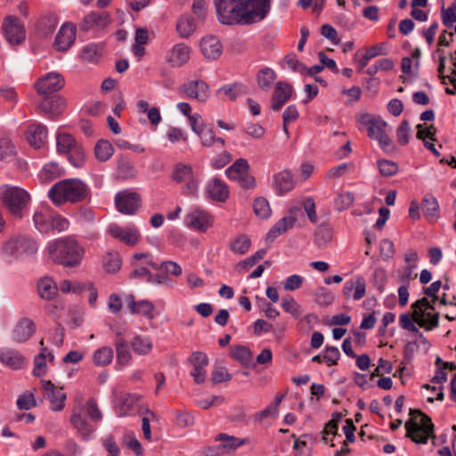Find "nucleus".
Returning a JSON list of instances; mask_svg holds the SVG:
<instances>
[{
    "instance_id": "obj_39",
    "label": "nucleus",
    "mask_w": 456,
    "mask_h": 456,
    "mask_svg": "<svg viewBox=\"0 0 456 456\" xmlns=\"http://www.w3.org/2000/svg\"><path fill=\"white\" fill-rule=\"evenodd\" d=\"M113 354L114 352L110 346H102L94 352L92 356L93 362L99 367L108 366L113 360Z\"/></svg>"
},
{
    "instance_id": "obj_54",
    "label": "nucleus",
    "mask_w": 456,
    "mask_h": 456,
    "mask_svg": "<svg viewBox=\"0 0 456 456\" xmlns=\"http://www.w3.org/2000/svg\"><path fill=\"white\" fill-rule=\"evenodd\" d=\"M255 214L263 219L268 218L271 215V208L266 199L259 197L256 198L253 205Z\"/></svg>"
},
{
    "instance_id": "obj_24",
    "label": "nucleus",
    "mask_w": 456,
    "mask_h": 456,
    "mask_svg": "<svg viewBox=\"0 0 456 456\" xmlns=\"http://www.w3.org/2000/svg\"><path fill=\"white\" fill-rule=\"evenodd\" d=\"M206 194L213 200L224 202L229 197V190L220 178L214 177L206 187Z\"/></svg>"
},
{
    "instance_id": "obj_4",
    "label": "nucleus",
    "mask_w": 456,
    "mask_h": 456,
    "mask_svg": "<svg viewBox=\"0 0 456 456\" xmlns=\"http://www.w3.org/2000/svg\"><path fill=\"white\" fill-rule=\"evenodd\" d=\"M411 418L405 422L406 437L416 444H427L435 437L431 418L419 409H411Z\"/></svg>"
},
{
    "instance_id": "obj_19",
    "label": "nucleus",
    "mask_w": 456,
    "mask_h": 456,
    "mask_svg": "<svg viewBox=\"0 0 456 456\" xmlns=\"http://www.w3.org/2000/svg\"><path fill=\"white\" fill-rule=\"evenodd\" d=\"M190 362L193 365L191 375L197 384H201L206 379V368L208 365V358L202 352H195L190 357Z\"/></svg>"
},
{
    "instance_id": "obj_32",
    "label": "nucleus",
    "mask_w": 456,
    "mask_h": 456,
    "mask_svg": "<svg viewBox=\"0 0 456 456\" xmlns=\"http://www.w3.org/2000/svg\"><path fill=\"white\" fill-rule=\"evenodd\" d=\"M128 307L132 314H142L149 319H153L151 312L154 309V305L148 300L134 301V296L129 297Z\"/></svg>"
},
{
    "instance_id": "obj_3",
    "label": "nucleus",
    "mask_w": 456,
    "mask_h": 456,
    "mask_svg": "<svg viewBox=\"0 0 456 456\" xmlns=\"http://www.w3.org/2000/svg\"><path fill=\"white\" fill-rule=\"evenodd\" d=\"M47 254L53 263L72 268L81 264L85 249L76 240L64 237L50 242Z\"/></svg>"
},
{
    "instance_id": "obj_62",
    "label": "nucleus",
    "mask_w": 456,
    "mask_h": 456,
    "mask_svg": "<svg viewBox=\"0 0 456 456\" xmlns=\"http://www.w3.org/2000/svg\"><path fill=\"white\" fill-rule=\"evenodd\" d=\"M314 299L320 305H329L333 302L334 297L328 289L320 287L314 293Z\"/></svg>"
},
{
    "instance_id": "obj_47",
    "label": "nucleus",
    "mask_w": 456,
    "mask_h": 456,
    "mask_svg": "<svg viewBox=\"0 0 456 456\" xmlns=\"http://www.w3.org/2000/svg\"><path fill=\"white\" fill-rule=\"evenodd\" d=\"M199 137L200 139L201 144L204 147H213L216 143L220 145V148H224L225 145V141L221 138L216 136L213 129L209 128L208 130H203Z\"/></svg>"
},
{
    "instance_id": "obj_55",
    "label": "nucleus",
    "mask_w": 456,
    "mask_h": 456,
    "mask_svg": "<svg viewBox=\"0 0 456 456\" xmlns=\"http://www.w3.org/2000/svg\"><path fill=\"white\" fill-rule=\"evenodd\" d=\"M354 200V195L353 192L346 191L339 193L335 199L334 205L338 211H343L350 208Z\"/></svg>"
},
{
    "instance_id": "obj_31",
    "label": "nucleus",
    "mask_w": 456,
    "mask_h": 456,
    "mask_svg": "<svg viewBox=\"0 0 456 456\" xmlns=\"http://www.w3.org/2000/svg\"><path fill=\"white\" fill-rule=\"evenodd\" d=\"M273 187L280 194L291 191L294 188V181L290 172L284 170L274 175Z\"/></svg>"
},
{
    "instance_id": "obj_56",
    "label": "nucleus",
    "mask_w": 456,
    "mask_h": 456,
    "mask_svg": "<svg viewBox=\"0 0 456 456\" xmlns=\"http://www.w3.org/2000/svg\"><path fill=\"white\" fill-rule=\"evenodd\" d=\"M57 26V19L54 16L49 15L43 17L38 24V28L44 37L52 34Z\"/></svg>"
},
{
    "instance_id": "obj_49",
    "label": "nucleus",
    "mask_w": 456,
    "mask_h": 456,
    "mask_svg": "<svg viewBox=\"0 0 456 456\" xmlns=\"http://www.w3.org/2000/svg\"><path fill=\"white\" fill-rule=\"evenodd\" d=\"M102 265L106 272L116 273L121 267V259L117 252L107 253L102 259Z\"/></svg>"
},
{
    "instance_id": "obj_40",
    "label": "nucleus",
    "mask_w": 456,
    "mask_h": 456,
    "mask_svg": "<svg viewBox=\"0 0 456 456\" xmlns=\"http://www.w3.org/2000/svg\"><path fill=\"white\" fill-rule=\"evenodd\" d=\"M332 228L327 224H322L314 232V242L319 248H325L332 239Z\"/></svg>"
},
{
    "instance_id": "obj_6",
    "label": "nucleus",
    "mask_w": 456,
    "mask_h": 456,
    "mask_svg": "<svg viewBox=\"0 0 456 456\" xmlns=\"http://www.w3.org/2000/svg\"><path fill=\"white\" fill-rule=\"evenodd\" d=\"M37 248V243L32 237L12 235L2 243L0 254L3 257L19 259L35 254Z\"/></svg>"
},
{
    "instance_id": "obj_52",
    "label": "nucleus",
    "mask_w": 456,
    "mask_h": 456,
    "mask_svg": "<svg viewBox=\"0 0 456 456\" xmlns=\"http://www.w3.org/2000/svg\"><path fill=\"white\" fill-rule=\"evenodd\" d=\"M250 245V239L248 236L241 234L231 242L230 248L236 254L244 255L248 251Z\"/></svg>"
},
{
    "instance_id": "obj_58",
    "label": "nucleus",
    "mask_w": 456,
    "mask_h": 456,
    "mask_svg": "<svg viewBox=\"0 0 456 456\" xmlns=\"http://www.w3.org/2000/svg\"><path fill=\"white\" fill-rule=\"evenodd\" d=\"M281 306L285 312L290 314L296 319L299 318L302 314L301 306L292 297L283 298Z\"/></svg>"
},
{
    "instance_id": "obj_59",
    "label": "nucleus",
    "mask_w": 456,
    "mask_h": 456,
    "mask_svg": "<svg viewBox=\"0 0 456 456\" xmlns=\"http://www.w3.org/2000/svg\"><path fill=\"white\" fill-rule=\"evenodd\" d=\"M218 441L223 442V446L229 449H236L246 443V439H240L238 437L229 436L224 433L219 434L216 438Z\"/></svg>"
},
{
    "instance_id": "obj_13",
    "label": "nucleus",
    "mask_w": 456,
    "mask_h": 456,
    "mask_svg": "<svg viewBox=\"0 0 456 456\" xmlns=\"http://www.w3.org/2000/svg\"><path fill=\"white\" fill-rule=\"evenodd\" d=\"M6 40L11 45H20L25 40V28L16 16H7L3 22Z\"/></svg>"
},
{
    "instance_id": "obj_61",
    "label": "nucleus",
    "mask_w": 456,
    "mask_h": 456,
    "mask_svg": "<svg viewBox=\"0 0 456 456\" xmlns=\"http://www.w3.org/2000/svg\"><path fill=\"white\" fill-rule=\"evenodd\" d=\"M69 227V221L66 217L59 214L52 215L50 232H61L67 231Z\"/></svg>"
},
{
    "instance_id": "obj_60",
    "label": "nucleus",
    "mask_w": 456,
    "mask_h": 456,
    "mask_svg": "<svg viewBox=\"0 0 456 456\" xmlns=\"http://www.w3.org/2000/svg\"><path fill=\"white\" fill-rule=\"evenodd\" d=\"M15 155L14 146L8 137L0 138V160H7Z\"/></svg>"
},
{
    "instance_id": "obj_41",
    "label": "nucleus",
    "mask_w": 456,
    "mask_h": 456,
    "mask_svg": "<svg viewBox=\"0 0 456 456\" xmlns=\"http://www.w3.org/2000/svg\"><path fill=\"white\" fill-rule=\"evenodd\" d=\"M248 161L244 159H239L226 169L225 174L230 179L238 180L248 173Z\"/></svg>"
},
{
    "instance_id": "obj_8",
    "label": "nucleus",
    "mask_w": 456,
    "mask_h": 456,
    "mask_svg": "<svg viewBox=\"0 0 456 456\" xmlns=\"http://www.w3.org/2000/svg\"><path fill=\"white\" fill-rule=\"evenodd\" d=\"M108 232L116 240L124 244L133 247L139 243L142 235L134 225L121 226L117 224H110Z\"/></svg>"
},
{
    "instance_id": "obj_46",
    "label": "nucleus",
    "mask_w": 456,
    "mask_h": 456,
    "mask_svg": "<svg viewBox=\"0 0 456 456\" xmlns=\"http://www.w3.org/2000/svg\"><path fill=\"white\" fill-rule=\"evenodd\" d=\"M131 346L135 354L144 355L151 351L152 343L149 338L136 336L132 340Z\"/></svg>"
},
{
    "instance_id": "obj_45",
    "label": "nucleus",
    "mask_w": 456,
    "mask_h": 456,
    "mask_svg": "<svg viewBox=\"0 0 456 456\" xmlns=\"http://www.w3.org/2000/svg\"><path fill=\"white\" fill-rule=\"evenodd\" d=\"M266 254L265 249H259L257 250L253 256L239 262L235 265V269L239 273H243L248 271L250 267L254 266L258 261L263 259Z\"/></svg>"
},
{
    "instance_id": "obj_64",
    "label": "nucleus",
    "mask_w": 456,
    "mask_h": 456,
    "mask_svg": "<svg viewBox=\"0 0 456 456\" xmlns=\"http://www.w3.org/2000/svg\"><path fill=\"white\" fill-rule=\"evenodd\" d=\"M441 16L443 24L446 27H451L456 22V3H453L447 9L443 7Z\"/></svg>"
},
{
    "instance_id": "obj_30",
    "label": "nucleus",
    "mask_w": 456,
    "mask_h": 456,
    "mask_svg": "<svg viewBox=\"0 0 456 456\" xmlns=\"http://www.w3.org/2000/svg\"><path fill=\"white\" fill-rule=\"evenodd\" d=\"M37 291L41 298L52 300L57 295L58 287L52 278L44 277L37 282Z\"/></svg>"
},
{
    "instance_id": "obj_28",
    "label": "nucleus",
    "mask_w": 456,
    "mask_h": 456,
    "mask_svg": "<svg viewBox=\"0 0 456 456\" xmlns=\"http://www.w3.org/2000/svg\"><path fill=\"white\" fill-rule=\"evenodd\" d=\"M70 423L84 437L87 438L94 431V428L82 417V407H74L70 417Z\"/></svg>"
},
{
    "instance_id": "obj_1",
    "label": "nucleus",
    "mask_w": 456,
    "mask_h": 456,
    "mask_svg": "<svg viewBox=\"0 0 456 456\" xmlns=\"http://www.w3.org/2000/svg\"><path fill=\"white\" fill-rule=\"evenodd\" d=\"M219 21L225 25H249L264 20L271 0H214Z\"/></svg>"
},
{
    "instance_id": "obj_33",
    "label": "nucleus",
    "mask_w": 456,
    "mask_h": 456,
    "mask_svg": "<svg viewBox=\"0 0 456 456\" xmlns=\"http://www.w3.org/2000/svg\"><path fill=\"white\" fill-rule=\"evenodd\" d=\"M248 92V87L240 83H233L231 85H226L216 91V95L220 97L224 94L226 99L230 101L236 100L239 96H241Z\"/></svg>"
},
{
    "instance_id": "obj_34",
    "label": "nucleus",
    "mask_w": 456,
    "mask_h": 456,
    "mask_svg": "<svg viewBox=\"0 0 456 456\" xmlns=\"http://www.w3.org/2000/svg\"><path fill=\"white\" fill-rule=\"evenodd\" d=\"M421 208L422 212L428 220L434 221L438 219L439 204L434 196L430 194L424 196Z\"/></svg>"
},
{
    "instance_id": "obj_44",
    "label": "nucleus",
    "mask_w": 456,
    "mask_h": 456,
    "mask_svg": "<svg viewBox=\"0 0 456 456\" xmlns=\"http://www.w3.org/2000/svg\"><path fill=\"white\" fill-rule=\"evenodd\" d=\"M102 46L96 44H88L81 51L82 60L89 62H95L102 56Z\"/></svg>"
},
{
    "instance_id": "obj_11",
    "label": "nucleus",
    "mask_w": 456,
    "mask_h": 456,
    "mask_svg": "<svg viewBox=\"0 0 456 456\" xmlns=\"http://www.w3.org/2000/svg\"><path fill=\"white\" fill-rule=\"evenodd\" d=\"M387 127V123L380 118H377V119L372 121V124H370L368 129V136L370 139L378 141L383 151L391 152L394 151L395 146L386 132Z\"/></svg>"
},
{
    "instance_id": "obj_63",
    "label": "nucleus",
    "mask_w": 456,
    "mask_h": 456,
    "mask_svg": "<svg viewBox=\"0 0 456 456\" xmlns=\"http://www.w3.org/2000/svg\"><path fill=\"white\" fill-rule=\"evenodd\" d=\"M410 124L409 121L403 119L396 129L397 141L401 145L408 144L410 141Z\"/></svg>"
},
{
    "instance_id": "obj_29",
    "label": "nucleus",
    "mask_w": 456,
    "mask_h": 456,
    "mask_svg": "<svg viewBox=\"0 0 456 456\" xmlns=\"http://www.w3.org/2000/svg\"><path fill=\"white\" fill-rule=\"evenodd\" d=\"M295 224V218L292 216H284L279 220L267 232L266 241L273 242L277 237L291 229Z\"/></svg>"
},
{
    "instance_id": "obj_18",
    "label": "nucleus",
    "mask_w": 456,
    "mask_h": 456,
    "mask_svg": "<svg viewBox=\"0 0 456 456\" xmlns=\"http://www.w3.org/2000/svg\"><path fill=\"white\" fill-rule=\"evenodd\" d=\"M292 92L293 88L289 83L278 82L272 95L271 109L273 111H279L290 99Z\"/></svg>"
},
{
    "instance_id": "obj_16",
    "label": "nucleus",
    "mask_w": 456,
    "mask_h": 456,
    "mask_svg": "<svg viewBox=\"0 0 456 456\" xmlns=\"http://www.w3.org/2000/svg\"><path fill=\"white\" fill-rule=\"evenodd\" d=\"M77 27L70 22L63 24L54 39V47L57 51L65 52L70 48L76 40Z\"/></svg>"
},
{
    "instance_id": "obj_15",
    "label": "nucleus",
    "mask_w": 456,
    "mask_h": 456,
    "mask_svg": "<svg viewBox=\"0 0 456 456\" xmlns=\"http://www.w3.org/2000/svg\"><path fill=\"white\" fill-rule=\"evenodd\" d=\"M44 397L51 403L53 411H61L65 407L66 395L62 387H56L50 380H42Z\"/></svg>"
},
{
    "instance_id": "obj_2",
    "label": "nucleus",
    "mask_w": 456,
    "mask_h": 456,
    "mask_svg": "<svg viewBox=\"0 0 456 456\" xmlns=\"http://www.w3.org/2000/svg\"><path fill=\"white\" fill-rule=\"evenodd\" d=\"M48 197L55 206L67 202L76 204L90 201L91 189L80 179H63L54 183L48 191Z\"/></svg>"
},
{
    "instance_id": "obj_23",
    "label": "nucleus",
    "mask_w": 456,
    "mask_h": 456,
    "mask_svg": "<svg viewBox=\"0 0 456 456\" xmlns=\"http://www.w3.org/2000/svg\"><path fill=\"white\" fill-rule=\"evenodd\" d=\"M200 50L202 54L208 60H216L223 53V45L217 37L214 36H208L200 41Z\"/></svg>"
},
{
    "instance_id": "obj_38",
    "label": "nucleus",
    "mask_w": 456,
    "mask_h": 456,
    "mask_svg": "<svg viewBox=\"0 0 456 456\" xmlns=\"http://www.w3.org/2000/svg\"><path fill=\"white\" fill-rule=\"evenodd\" d=\"M276 73L270 68H263L256 74L258 87L263 91H269L276 80Z\"/></svg>"
},
{
    "instance_id": "obj_12",
    "label": "nucleus",
    "mask_w": 456,
    "mask_h": 456,
    "mask_svg": "<svg viewBox=\"0 0 456 456\" xmlns=\"http://www.w3.org/2000/svg\"><path fill=\"white\" fill-rule=\"evenodd\" d=\"M185 224L191 229L205 232L213 225V217L206 210L196 208L186 215Z\"/></svg>"
},
{
    "instance_id": "obj_43",
    "label": "nucleus",
    "mask_w": 456,
    "mask_h": 456,
    "mask_svg": "<svg viewBox=\"0 0 456 456\" xmlns=\"http://www.w3.org/2000/svg\"><path fill=\"white\" fill-rule=\"evenodd\" d=\"M52 214L37 211L33 215L35 227L42 233L50 232Z\"/></svg>"
},
{
    "instance_id": "obj_26",
    "label": "nucleus",
    "mask_w": 456,
    "mask_h": 456,
    "mask_svg": "<svg viewBox=\"0 0 456 456\" xmlns=\"http://www.w3.org/2000/svg\"><path fill=\"white\" fill-rule=\"evenodd\" d=\"M47 138V127L42 124H33L27 131V140L31 146L37 149L42 148Z\"/></svg>"
},
{
    "instance_id": "obj_42",
    "label": "nucleus",
    "mask_w": 456,
    "mask_h": 456,
    "mask_svg": "<svg viewBox=\"0 0 456 456\" xmlns=\"http://www.w3.org/2000/svg\"><path fill=\"white\" fill-rule=\"evenodd\" d=\"M114 153L112 144L106 140H100L94 147V155L100 161H107Z\"/></svg>"
},
{
    "instance_id": "obj_22",
    "label": "nucleus",
    "mask_w": 456,
    "mask_h": 456,
    "mask_svg": "<svg viewBox=\"0 0 456 456\" xmlns=\"http://www.w3.org/2000/svg\"><path fill=\"white\" fill-rule=\"evenodd\" d=\"M65 105L64 100L59 95L45 96L39 108L47 115L49 118L53 119L61 113Z\"/></svg>"
},
{
    "instance_id": "obj_10",
    "label": "nucleus",
    "mask_w": 456,
    "mask_h": 456,
    "mask_svg": "<svg viewBox=\"0 0 456 456\" xmlns=\"http://www.w3.org/2000/svg\"><path fill=\"white\" fill-rule=\"evenodd\" d=\"M141 196L128 190L121 191L116 194L115 205L117 209L124 215H134L141 206Z\"/></svg>"
},
{
    "instance_id": "obj_27",
    "label": "nucleus",
    "mask_w": 456,
    "mask_h": 456,
    "mask_svg": "<svg viewBox=\"0 0 456 456\" xmlns=\"http://www.w3.org/2000/svg\"><path fill=\"white\" fill-rule=\"evenodd\" d=\"M411 316L414 322L426 330H432L439 325V313L437 312L423 311L419 313L412 311Z\"/></svg>"
},
{
    "instance_id": "obj_25",
    "label": "nucleus",
    "mask_w": 456,
    "mask_h": 456,
    "mask_svg": "<svg viewBox=\"0 0 456 456\" xmlns=\"http://www.w3.org/2000/svg\"><path fill=\"white\" fill-rule=\"evenodd\" d=\"M191 54V48L183 43L176 44L171 49L167 62L173 67H181L185 64Z\"/></svg>"
},
{
    "instance_id": "obj_36",
    "label": "nucleus",
    "mask_w": 456,
    "mask_h": 456,
    "mask_svg": "<svg viewBox=\"0 0 456 456\" xmlns=\"http://www.w3.org/2000/svg\"><path fill=\"white\" fill-rule=\"evenodd\" d=\"M41 351L34 359V370L33 374L37 377L43 376L46 372V355L49 356L50 361L53 360V355L47 353V348L44 346V340L40 341Z\"/></svg>"
},
{
    "instance_id": "obj_57",
    "label": "nucleus",
    "mask_w": 456,
    "mask_h": 456,
    "mask_svg": "<svg viewBox=\"0 0 456 456\" xmlns=\"http://www.w3.org/2000/svg\"><path fill=\"white\" fill-rule=\"evenodd\" d=\"M378 167L380 175L385 177L395 175L398 172V165L387 159H380L378 161Z\"/></svg>"
},
{
    "instance_id": "obj_5",
    "label": "nucleus",
    "mask_w": 456,
    "mask_h": 456,
    "mask_svg": "<svg viewBox=\"0 0 456 456\" xmlns=\"http://www.w3.org/2000/svg\"><path fill=\"white\" fill-rule=\"evenodd\" d=\"M0 200L14 218L21 219L30 201V196L20 187L5 184L0 187Z\"/></svg>"
},
{
    "instance_id": "obj_17",
    "label": "nucleus",
    "mask_w": 456,
    "mask_h": 456,
    "mask_svg": "<svg viewBox=\"0 0 456 456\" xmlns=\"http://www.w3.org/2000/svg\"><path fill=\"white\" fill-rule=\"evenodd\" d=\"M110 22L111 19L108 12H92L84 17L79 28L82 31L87 32L92 29L104 28Z\"/></svg>"
},
{
    "instance_id": "obj_9",
    "label": "nucleus",
    "mask_w": 456,
    "mask_h": 456,
    "mask_svg": "<svg viewBox=\"0 0 456 456\" xmlns=\"http://www.w3.org/2000/svg\"><path fill=\"white\" fill-rule=\"evenodd\" d=\"M178 91L187 98L195 99L200 102H207L210 96L209 86L202 79L187 81L180 86Z\"/></svg>"
},
{
    "instance_id": "obj_7",
    "label": "nucleus",
    "mask_w": 456,
    "mask_h": 456,
    "mask_svg": "<svg viewBox=\"0 0 456 456\" xmlns=\"http://www.w3.org/2000/svg\"><path fill=\"white\" fill-rule=\"evenodd\" d=\"M57 151L68 156L75 167H81L86 160L84 148L69 134H59L56 137Z\"/></svg>"
},
{
    "instance_id": "obj_20",
    "label": "nucleus",
    "mask_w": 456,
    "mask_h": 456,
    "mask_svg": "<svg viewBox=\"0 0 456 456\" xmlns=\"http://www.w3.org/2000/svg\"><path fill=\"white\" fill-rule=\"evenodd\" d=\"M36 331L35 322L27 317L20 319L12 330L14 341L22 343L28 340Z\"/></svg>"
},
{
    "instance_id": "obj_14",
    "label": "nucleus",
    "mask_w": 456,
    "mask_h": 456,
    "mask_svg": "<svg viewBox=\"0 0 456 456\" xmlns=\"http://www.w3.org/2000/svg\"><path fill=\"white\" fill-rule=\"evenodd\" d=\"M65 85L64 78L58 73H48L40 77L35 84V88L39 94L47 96L61 90Z\"/></svg>"
},
{
    "instance_id": "obj_37",
    "label": "nucleus",
    "mask_w": 456,
    "mask_h": 456,
    "mask_svg": "<svg viewBox=\"0 0 456 456\" xmlns=\"http://www.w3.org/2000/svg\"><path fill=\"white\" fill-rule=\"evenodd\" d=\"M196 29V23L194 19L188 15H182L176 22V31L183 38H188L194 33Z\"/></svg>"
},
{
    "instance_id": "obj_50",
    "label": "nucleus",
    "mask_w": 456,
    "mask_h": 456,
    "mask_svg": "<svg viewBox=\"0 0 456 456\" xmlns=\"http://www.w3.org/2000/svg\"><path fill=\"white\" fill-rule=\"evenodd\" d=\"M381 45H375L368 48L365 54L358 61V72H363V69L368 65L370 60L379 54H385Z\"/></svg>"
},
{
    "instance_id": "obj_21",
    "label": "nucleus",
    "mask_w": 456,
    "mask_h": 456,
    "mask_svg": "<svg viewBox=\"0 0 456 456\" xmlns=\"http://www.w3.org/2000/svg\"><path fill=\"white\" fill-rule=\"evenodd\" d=\"M0 362L12 370H20L25 366L26 358L18 350L12 348H1Z\"/></svg>"
},
{
    "instance_id": "obj_48",
    "label": "nucleus",
    "mask_w": 456,
    "mask_h": 456,
    "mask_svg": "<svg viewBox=\"0 0 456 456\" xmlns=\"http://www.w3.org/2000/svg\"><path fill=\"white\" fill-rule=\"evenodd\" d=\"M147 265L151 266L154 270H163L166 273H170L174 276H179L182 274L181 266L174 261H164L160 265H158L150 260L147 262Z\"/></svg>"
},
{
    "instance_id": "obj_51",
    "label": "nucleus",
    "mask_w": 456,
    "mask_h": 456,
    "mask_svg": "<svg viewBox=\"0 0 456 456\" xmlns=\"http://www.w3.org/2000/svg\"><path fill=\"white\" fill-rule=\"evenodd\" d=\"M231 356L239 361L242 365L248 366L252 358V354L244 346H233L231 348Z\"/></svg>"
},
{
    "instance_id": "obj_35",
    "label": "nucleus",
    "mask_w": 456,
    "mask_h": 456,
    "mask_svg": "<svg viewBox=\"0 0 456 456\" xmlns=\"http://www.w3.org/2000/svg\"><path fill=\"white\" fill-rule=\"evenodd\" d=\"M117 176L122 180L133 179L136 176V170L133 161L121 156L118 161Z\"/></svg>"
},
{
    "instance_id": "obj_53",
    "label": "nucleus",
    "mask_w": 456,
    "mask_h": 456,
    "mask_svg": "<svg viewBox=\"0 0 456 456\" xmlns=\"http://www.w3.org/2000/svg\"><path fill=\"white\" fill-rule=\"evenodd\" d=\"M193 174L192 168L190 165L178 163L173 173V179L176 183H183L187 181Z\"/></svg>"
}]
</instances>
